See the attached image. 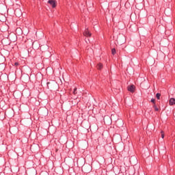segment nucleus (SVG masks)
Wrapping results in <instances>:
<instances>
[{"instance_id": "1", "label": "nucleus", "mask_w": 175, "mask_h": 175, "mask_svg": "<svg viewBox=\"0 0 175 175\" xmlns=\"http://www.w3.org/2000/svg\"><path fill=\"white\" fill-rule=\"evenodd\" d=\"M48 3H49L53 8H57V1H55V0H49L48 1Z\"/></svg>"}, {"instance_id": "2", "label": "nucleus", "mask_w": 175, "mask_h": 175, "mask_svg": "<svg viewBox=\"0 0 175 175\" xmlns=\"http://www.w3.org/2000/svg\"><path fill=\"white\" fill-rule=\"evenodd\" d=\"M84 36H87L88 38L91 36V33L88 31V29H85V31L83 32Z\"/></svg>"}, {"instance_id": "3", "label": "nucleus", "mask_w": 175, "mask_h": 175, "mask_svg": "<svg viewBox=\"0 0 175 175\" xmlns=\"http://www.w3.org/2000/svg\"><path fill=\"white\" fill-rule=\"evenodd\" d=\"M128 91H129L130 92H135V85H131L130 86L128 87Z\"/></svg>"}, {"instance_id": "4", "label": "nucleus", "mask_w": 175, "mask_h": 175, "mask_svg": "<svg viewBox=\"0 0 175 175\" xmlns=\"http://www.w3.org/2000/svg\"><path fill=\"white\" fill-rule=\"evenodd\" d=\"M169 104H170V106H174V105H175V98H171L169 100Z\"/></svg>"}, {"instance_id": "5", "label": "nucleus", "mask_w": 175, "mask_h": 175, "mask_svg": "<svg viewBox=\"0 0 175 175\" xmlns=\"http://www.w3.org/2000/svg\"><path fill=\"white\" fill-rule=\"evenodd\" d=\"M97 69L98 70H102V69H103V64L102 63H98L97 65Z\"/></svg>"}, {"instance_id": "6", "label": "nucleus", "mask_w": 175, "mask_h": 175, "mask_svg": "<svg viewBox=\"0 0 175 175\" xmlns=\"http://www.w3.org/2000/svg\"><path fill=\"white\" fill-rule=\"evenodd\" d=\"M153 108L154 109V111H159V109L157 107V104L153 105Z\"/></svg>"}, {"instance_id": "7", "label": "nucleus", "mask_w": 175, "mask_h": 175, "mask_svg": "<svg viewBox=\"0 0 175 175\" xmlns=\"http://www.w3.org/2000/svg\"><path fill=\"white\" fill-rule=\"evenodd\" d=\"M156 98L158 100L161 99V94L160 93H157Z\"/></svg>"}, {"instance_id": "8", "label": "nucleus", "mask_w": 175, "mask_h": 175, "mask_svg": "<svg viewBox=\"0 0 175 175\" xmlns=\"http://www.w3.org/2000/svg\"><path fill=\"white\" fill-rule=\"evenodd\" d=\"M74 95H77V88H74V90H73V92Z\"/></svg>"}, {"instance_id": "9", "label": "nucleus", "mask_w": 175, "mask_h": 175, "mask_svg": "<svg viewBox=\"0 0 175 175\" xmlns=\"http://www.w3.org/2000/svg\"><path fill=\"white\" fill-rule=\"evenodd\" d=\"M111 54H112L113 55H116V49H112V50H111Z\"/></svg>"}, {"instance_id": "10", "label": "nucleus", "mask_w": 175, "mask_h": 175, "mask_svg": "<svg viewBox=\"0 0 175 175\" xmlns=\"http://www.w3.org/2000/svg\"><path fill=\"white\" fill-rule=\"evenodd\" d=\"M150 102H151L152 103H153V105H155V99H154V98H152V99L150 100Z\"/></svg>"}, {"instance_id": "11", "label": "nucleus", "mask_w": 175, "mask_h": 175, "mask_svg": "<svg viewBox=\"0 0 175 175\" xmlns=\"http://www.w3.org/2000/svg\"><path fill=\"white\" fill-rule=\"evenodd\" d=\"M161 137L162 139L165 137V134L163 133V131H161Z\"/></svg>"}, {"instance_id": "12", "label": "nucleus", "mask_w": 175, "mask_h": 175, "mask_svg": "<svg viewBox=\"0 0 175 175\" xmlns=\"http://www.w3.org/2000/svg\"><path fill=\"white\" fill-rule=\"evenodd\" d=\"M18 65H20V64H18V62H15L14 63V66H18Z\"/></svg>"}, {"instance_id": "13", "label": "nucleus", "mask_w": 175, "mask_h": 175, "mask_svg": "<svg viewBox=\"0 0 175 175\" xmlns=\"http://www.w3.org/2000/svg\"><path fill=\"white\" fill-rule=\"evenodd\" d=\"M49 84H50V82H48V83H47L48 88H49Z\"/></svg>"}]
</instances>
